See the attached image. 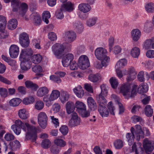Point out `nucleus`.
I'll use <instances>...</instances> for the list:
<instances>
[{"mask_svg": "<svg viewBox=\"0 0 154 154\" xmlns=\"http://www.w3.org/2000/svg\"><path fill=\"white\" fill-rule=\"evenodd\" d=\"M78 8L80 11L84 13L89 12L91 9V6L88 4L83 3L79 5Z\"/></svg>", "mask_w": 154, "mask_h": 154, "instance_id": "a211bd4d", "label": "nucleus"}, {"mask_svg": "<svg viewBox=\"0 0 154 154\" xmlns=\"http://www.w3.org/2000/svg\"><path fill=\"white\" fill-rule=\"evenodd\" d=\"M66 112L68 114L73 112L75 108V105L71 101L68 102L66 104Z\"/></svg>", "mask_w": 154, "mask_h": 154, "instance_id": "4be33fe9", "label": "nucleus"}, {"mask_svg": "<svg viewBox=\"0 0 154 154\" xmlns=\"http://www.w3.org/2000/svg\"><path fill=\"white\" fill-rule=\"evenodd\" d=\"M78 63L79 68L83 70L87 69L90 66L89 60L85 55H82L79 57Z\"/></svg>", "mask_w": 154, "mask_h": 154, "instance_id": "6e6552de", "label": "nucleus"}, {"mask_svg": "<svg viewBox=\"0 0 154 154\" xmlns=\"http://www.w3.org/2000/svg\"><path fill=\"white\" fill-rule=\"evenodd\" d=\"M15 124L11 126V129L14 133L19 135L21 132V128L25 131L27 132L26 134V139L30 140L32 142H35L37 138L36 132L37 128L31 126L27 123H24L20 120L15 121Z\"/></svg>", "mask_w": 154, "mask_h": 154, "instance_id": "f257e3e1", "label": "nucleus"}, {"mask_svg": "<svg viewBox=\"0 0 154 154\" xmlns=\"http://www.w3.org/2000/svg\"><path fill=\"white\" fill-rule=\"evenodd\" d=\"M87 102L88 106L91 110L94 111L97 109L96 103L92 97H88L87 99Z\"/></svg>", "mask_w": 154, "mask_h": 154, "instance_id": "412c9836", "label": "nucleus"}, {"mask_svg": "<svg viewBox=\"0 0 154 154\" xmlns=\"http://www.w3.org/2000/svg\"><path fill=\"white\" fill-rule=\"evenodd\" d=\"M43 100L45 103L46 105L49 107L51 104V101H53L50 95V96L46 95L43 98Z\"/></svg>", "mask_w": 154, "mask_h": 154, "instance_id": "a19ab883", "label": "nucleus"}, {"mask_svg": "<svg viewBox=\"0 0 154 154\" xmlns=\"http://www.w3.org/2000/svg\"><path fill=\"white\" fill-rule=\"evenodd\" d=\"M25 85L27 88H30L34 91H36L38 88V86L36 84L33 83L30 81H27L25 82Z\"/></svg>", "mask_w": 154, "mask_h": 154, "instance_id": "c756f323", "label": "nucleus"}, {"mask_svg": "<svg viewBox=\"0 0 154 154\" xmlns=\"http://www.w3.org/2000/svg\"><path fill=\"white\" fill-rule=\"evenodd\" d=\"M143 146L147 154H150V152L154 149L151 141L147 138H145L143 140Z\"/></svg>", "mask_w": 154, "mask_h": 154, "instance_id": "f8f14e48", "label": "nucleus"}, {"mask_svg": "<svg viewBox=\"0 0 154 154\" xmlns=\"http://www.w3.org/2000/svg\"><path fill=\"white\" fill-rule=\"evenodd\" d=\"M35 101V99L32 96H29V97L25 98L23 99V103L26 105L33 103Z\"/></svg>", "mask_w": 154, "mask_h": 154, "instance_id": "58836bf2", "label": "nucleus"}, {"mask_svg": "<svg viewBox=\"0 0 154 154\" xmlns=\"http://www.w3.org/2000/svg\"><path fill=\"white\" fill-rule=\"evenodd\" d=\"M33 54V52L31 48L23 49L21 50L20 55V59L21 61L26 60L31 57Z\"/></svg>", "mask_w": 154, "mask_h": 154, "instance_id": "9b49d317", "label": "nucleus"}, {"mask_svg": "<svg viewBox=\"0 0 154 154\" xmlns=\"http://www.w3.org/2000/svg\"><path fill=\"white\" fill-rule=\"evenodd\" d=\"M50 79L54 82L58 84L62 82L61 79L59 77L54 75L50 76Z\"/></svg>", "mask_w": 154, "mask_h": 154, "instance_id": "13d9d810", "label": "nucleus"}, {"mask_svg": "<svg viewBox=\"0 0 154 154\" xmlns=\"http://www.w3.org/2000/svg\"><path fill=\"white\" fill-rule=\"evenodd\" d=\"M97 20V17H93L89 19L87 21V24L88 26L91 27L94 25Z\"/></svg>", "mask_w": 154, "mask_h": 154, "instance_id": "de8ad7c7", "label": "nucleus"}, {"mask_svg": "<svg viewBox=\"0 0 154 154\" xmlns=\"http://www.w3.org/2000/svg\"><path fill=\"white\" fill-rule=\"evenodd\" d=\"M107 50L102 47H99L95 50L94 54L96 58L99 60H102L104 65L107 63V61H109L110 58L106 55Z\"/></svg>", "mask_w": 154, "mask_h": 154, "instance_id": "7ed1b4c3", "label": "nucleus"}, {"mask_svg": "<svg viewBox=\"0 0 154 154\" xmlns=\"http://www.w3.org/2000/svg\"><path fill=\"white\" fill-rule=\"evenodd\" d=\"M42 59V57L39 54L33 55L32 58V61L33 63L38 64L40 62Z\"/></svg>", "mask_w": 154, "mask_h": 154, "instance_id": "c9c22d12", "label": "nucleus"}, {"mask_svg": "<svg viewBox=\"0 0 154 154\" xmlns=\"http://www.w3.org/2000/svg\"><path fill=\"white\" fill-rule=\"evenodd\" d=\"M144 111L145 115L147 117H151L153 114V109L152 108L150 105H146L144 109Z\"/></svg>", "mask_w": 154, "mask_h": 154, "instance_id": "f704fd0d", "label": "nucleus"}, {"mask_svg": "<svg viewBox=\"0 0 154 154\" xmlns=\"http://www.w3.org/2000/svg\"><path fill=\"white\" fill-rule=\"evenodd\" d=\"M54 143L57 146L61 147H64L66 145V142L61 139H56L54 140Z\"/></svg>", "mask_w": 154, "mask_h": 154, "instance_id": "79ce46f5", "label": "nucleus"}, {"mask_svg": "<svg viewBox=\"0 0 154 154\" xmlns=\"http://www.w3.org/2000/svg\"><path fill=\"white\" fill-rule=\"evenodd\" d=\"M114 145L115 148L117 149H121L124 145L123 141L120 139L116 140L114 143Z\"/></svg>", "mask_w": 154, "mask_h": 154, "instance_id": "a18cd8bd", "label": "nucleus"}, {"mask_svg": "<svg viewBox=\"0 0 154 154\" xmlns=\"http://www.w3.org/2000/svg\"><path fill=\"white\" fill-rule=\"evenodd\" d=\"M17 25V21L15 19H11L8 22V29L10 30H13L15 29Z\"/></svg>", "mask_w": 154, "mask_h": 154, "instance_id": "cd10ccee", "label": "nucleus"}, {"mask_svg": "<svg viewBox=\"0 0 154 154\" xmlns=\"http://www.w3.org/2000/svg\"><path fill=\"white\" fill-rule=\"evenodd\" d=\"M11 6L12 11L17 12L19 15L23 17L26 12L28 6L25 3H21L18 0H11Z\"/></svg>", "mask_w": 154, "mask_h": 154, "instance_id": "f03ea898", "label": "nucleus"}, {"mask_svg": "<svg viewBox=\"0 0 154 154\" xmlns=\"http://www.w3.org/2000/svg\"><path fill=\"white\" fill-rule=\"evenodd\" d=\"M143 47L146 49H154V38L146 39L144 42Z\"/></svg>", "mask_w": 154, "mask_h": 154, "instance_id": "f3484780", "label": "nucleus"}, {"mask_svg": "<svg viewBox=\"0 0 154 154\" xmlns=\"http://www.w3.org/2000/svg\"><path fill=\"white\" fill-rule=\"evenodd\" d=\"M127 63V61L125 59H122L120 60L117 63L115 66V68L117 69H121L125 66Z\"/></svg>", "mask_w": 154, "mask_h": 154, "instance_id": "2f4dec72", "label": "nucleus"}, {"mask_svg": "<svg viewBox=\"0 0 154 154\" xmlns=\"http://www.w3.org/2000/svg\"><path fill=\"white\" fill-rule=\"evenodd\" d=\"M141 98H143L142 100V102L143 105H146L149 103L150 100V97L148 96L146 94H143L141 96Z\"/></svg>", "mask_w": 154, "mask_h": 154, "instance_id": "3c124183", "label": "nucleus"}, {"mask_svg": "<svg viewBox=\"0 0 154 154\" xmlns=\"http://www.w3.org/2000/svg\"><path fill=\"white\" fill-rule=\"evenodd\" d=\"M100 60L101 61V63L98 60H97L94 62V66L96 68L100 69H102L103 66L106 67L108 65L109 61H107V63L104 65V64L102 63V60Z\"/></svg>", "mask_w": 154, "mask_h": 154, "instance_id": "e433bc0d", "label": "nucleus"}, {"mask_svg": "<svg viewBox=\"0 0 154 154\" xmlns=\"http://www.w3.org/2000/svg\"><path fill=\"white\" fill-rule=\"evenodd\" d=\"M144 72L141 71L139 72L137 75V79L139 81L142 82L145 81Z\"/></svg>", "mask_w": 154, "mask_h": 154, "instance_id": "680f3d73", "label": "nucleus"}, {"mask_svg": "<svg viewBox=\"0 0 154 154\" xmlns=\"http://www.w3.org/2000/svg\"><path fill=\"white\" fill-rule=\"evenodd\" d=\"M26 60H23V61H21L20 66L21 69L23 70H28L31 67L32 63L30 62L25 61Z\"/></svg>", "mask_w": 154, "mask_h": 154, "instance_id": "b1692460", "label": "nucleus"}, {"mask_svg": "<svg viewBox=\"0 0 154 154\" xmlns=\"http://www.w3.org/2000/svg\"><path fill=\"white\" fill-rule=\"evenodd\" d=\"M135 84H124L122 85L120 92L124 96H126L129 93L130 97H134L135 95Z\"/></svg>", "mask_w": 154, "mask_h": 154, "instance_id": "20e7f679", "label": "nucleus"}, {"mask_svg": "<svg viewBox=\"0 0 154 154\" xmlns=\"http://www.w3.org/2000/svg\"><path fill=\"white\" fill-rule=\"evenodd\" d=\"M63 10L61 9L57 10L56 13V17L59 19H62L64 17V15L62 12Z\"/></svg>", "mask_w": 154, "mask_h": 154, "instance_id": "e2e57ef3", "label": "nucleus"}, {"mask_svg": "<svg viewBox=\"0 0 154 154\" xmlns=\"http://www.w3.org/2000/svg\"><path fill=\"white\" fill-rule=\"evenodd\" d=\"M49 92L48 88L45 86L41 87L38 90L37 95L40 97H42L47 94Z\"/></svg>", "mask_w": 154, "mask_h": 154, "instance_id": "aec40b11", "label": "nucleus"}, {"mask_svg": "<svg viewBox=\"0 0 154 154\" xmlns=\"http://www.w3.org/2000/svg\"><path fill=\"white\" fill-rule=\"evenodd\" d=\"M32 70L37 74H38L43 71V69L42 67L39 65H37L32 68Z\"/></svg>", "mask_w": 154, "mask_h": 154, "instance_id": "864d4df0", "label": "nucleus"}, {"mask_svg": "<svg viewBox=\"0 0 154 154\" xmlns=\"http://www.w3.org/2000/svg\"><path fill=\"white\" fill-rule=\"evenodd\" d=\"M131 133H128L126 134L127 141L128 142V144L130 146H132L130 147L131 149L130 152H134L135 148V142L134 141V133L135 129L133 127H132L131 129Z\"/></svg>", "mask_w": 154, "mask_h": 154, "instance_id": "0eeeda50", "label": "nucleus"}, {"mask_svg": "<svg viewBox=\"0 0 154 154\" xmlns=\"http://www.w3.org/2000/svg\"><path fill=\"white\" fill-rule=\"evenodd\" d=\"M96 99L99 104V106H105L106 105L107 101L104 97L101 94L97 95Z\"/></svg>", "mask_w": 154, "mask_h": 154, "instance_id": "5701e85b", "label": "nucleus"}, {"mask_svg": "<svg viewBox=\"0 0 154 154\" xmlns=\"http://www.w3.org/2000/svg\"><path fill=\"white\" fill-rule=\"evenodd\" d=\"M98 111L102 117H107L108 115L109 112L105 106H99Z\"/></svg>", "mask_w": 154, "mask_h": 154, "instance_id": "473e14b6", "label": "nucleus"}, {"mask_svg": "<svg viewBox=\"0 0 154 154\" xmlns=\"http://www.w3.org/2000/svg\"><path fill=\"white\" fill-rule=\"evenodd\" d=\"M65 43L61 44L57 43L53 45L52 47V51L54 54L57 58L61 57L66 47Z\"/></svg>", "mask_w": 154, "mask_h": 154, "instance_id": "39448f33", "label": "nucleus"}, {"mask_svg": "<svg viewBox=\"0 0 154 154\" xmlns=\"http://www.w3.org/2000/svg\"><path fill=\"white\" fill-rule=\"evenodd\" d=\"M81 120L78 115L75 112L73 113L71 119L68 123L69 126L71 128L77 126L80 124Z\"/></svg>", "mask_w": 154, "mask_h": 154, "instance_id": "9d476101", "label": "nucleus"}, {"mask_svg": "<svg viewBox=\"0 0 154 154\" xmlns=\"http://www.w3.org/2000/svg\"><path fill=\"white\" fill-rule=\"evenodd\" d=\"M7 24L6 18L3 15H0V28L5 27Z\"/></svg>", "mask_w": 154, "mask_h": 154, "instance_id": "603ef678", "label": "nucleus"}, {"mask_svg": "<svg viewBox=\"0 0 154 154\" xmlns=\"http://www.w3.org/2000/svg\"><path fill=\"white\" fill-rule=\"evenodd\" d=\"M19 42L22 47L24 48H26L28 47L29 45V39L27 40H19Z\"/></svg>", "mask_w": 154, "mask_h": 154, "instance_id": "052dcab7", "label": "nucleus"}, {"mask_svg": "<svg viewBox=\"0 0 154 154\" xmlns=\"http://www.w3.org/2000/svg\"><path fill=\"white\" fill-rule=\"evenodd\" d=\"M74 93L79 98H81L84 95V91L82 87L80 85H78L75 87L73 89Z\"/></svg>", "mask_w": 154, "mask_h": 154, "instance_id": "6ab92c4d", "label": "nucleus"}, {"mask_svg": "<svg viewBox=\"0 0 154 154\" xmlns=\"http://www.w3.org/2000/svg\"><path fill=\"white\" fill-rule=\"evenodd\" d=\"M79 113L82 117L84 118L87 117L90 115L89 111V110H87L86 109H85L84 110H82Z\"/></svg>", "mask_w": 154, "mask_h": 154, "instance_id": "69168bd1", "label": "nucleus"}, {"mask_svg": "<svg viewBox=\"0 0 154 154\" xmlns=\"http://www.w3.org/2000/svg\"><path fill=\"white\" fill-rule=\"evenodd\" d=\"M69 97V94L67 91L63 90L61 91L60 99L62 103H64L68 100Z\"/></svg>", "mask_w": 154, "mask_h": 154, "instance_id": "bb28decb", "label": "nucleus"}, {"mask_svg": "<svg viewBox=\"0 0 154 154\" xmlns=\"http://www.w3.org/2000/svg\"><path fill=\"white\" fill-rule=\"evenodd\" d=\"M21 102V100L18 98H15L11 99L9 102V104L12 106H16L19 105Z\"/></svg>", "mask_w": 154, "mask_h": 154, "instance_id": "72a5a7b5", "label": "nucleus"}, {"mask_svg": "<svg viewBox=\"0 0 154 154\" xmlns=\"http://www.w3.org/2000/svg\"><path fill=\"white\" fill-rule=\"evenodd\" d=\"M108 108L110 113L113 115H115L114 110L115 108L113 106V104L111 102H109L108 104Z\"/></svg>", "mask_w": 154, "mask_h": 154, "instance_id": "0e129e2a", "label": "nucleus"}, {"mask_svg": "<svg viewBox=\"0 0 154 154\" xmlns=\"http://www.w3.org/2000/svg\"><path fill=\"white\" fill-rule=\"evenodd\" d=\"M88 79L93 83L100 82L102 80L101 75L99 73L91 74L88 77Z\"/></svg>", "mask_w": 154, "mask_h": 154, "instance_id": "2eb2a0df", "label": "nucleus"}, {"mask_svg": "<svg viewBox=\"0 0 154 154\" xmlns=\"http://www.w3.org/2000/svg\"><path fill=\"white\" fill-rule=\"evenodd\" d=\"M35 109L37 110H41L44 108V103L42 101H37L35 104Z\"/></svg>", "mask_w": 154, "mask_h": 154, "instance_id": "09e8293b", "label": "nucleus"}, {"mask_svg": "<svg viewBox=\"0 0 154 154\" xmlns=\"http://www.w3.org/2000/svg\"><path fill=\"white\" fill-rule=\"evenodd\" d=\"M51 145V142L48 139H45L43 140L42 143V146L45 149H48L50 147Z\"/></svg>", "mask_w": 154, "mask_h": 154, "instance_id": "8fccbe9b", "label": "nucleus"}, {"mask_svg": "<svg viewBox=\"0 0 154 154\" xmlns=\"http://www.w3.org/2000/svg\"><path fill=\"white\" fill-rule=\"evenodd\" d=\"M146 132V135L148 136L149 135V130L146 128H144L143 130L141 126L137 125L135 128V139L137 141H139L141 138L144 137V133Z\"/></svg>", "mask_w": 154, "mask_h": 154, "instance_id": "423d86ee", "label": "nucleus"}, {"mask_svg": "<svg viewBox=\"0 0 154 154\" xmlns=\"http://www.w3.org/2000/svg\"><path fill=\"white\" fill-rule=\"evenodd\" d=\"M51 17V14L48 11H45L42 14V19L43 21L46 24L49 23L48 19Z\"/></svg>", "mask_w": 154, "mask_h": 154, "instance_id": "ea45409f", "label": "nucleus"}, {"mask_svg": "<svg viewBox=\"0 0 154 154\" xmlns=\"http://www.w3.org/2000/svg\"><path fill=\"white\" fill-rule=\"evenodd\" d=\"M18 115L20 118L23 119H26L29 116V113L25 109L19 110L18 111Z\"/></svg>", "mask_w": 154, "mask_h": 154, "instance_id": "c85d7f7f", "label": "nucleus"}, {"mask_svg": "<svg viewBox=\"0 0 154 154\" xmlns=\"http://www.w3.org/2000/svg\"><path fill=\"white\" fill-rule=\"evenodd\" d=\"M5 27L0 28V38H4L8 35V34L5 29Z\"/></svg>", "mask_w": 154, "mask_h": 154, "instance_id": "5fc2aeb1", "label": "nucleus"}, {"mask_svg": "<svg viewBox=\"0 0 154 154\" xmlns=\"http://www.w3.org/2000/svg\"><path fill=\"white\" fill-rule=\"evenodd\" d=\"M50 117L51 120V122L54 126L57 128L59 126V122L58 119L55 118L54 116H50Z\"/></svg>", "mask_w": 154, "mask_h": 154, "instance_id": "6e6d98bb", "label": "nucleus"}, {"mask_svg": "<svg viewBox=\"0 0 154 154\" xmlns=\"http://www.w3.org/2000/svg\"><path fill=\"white\" fill-rule=\"evenodd\" d=\"M59 130L63 135H65L68 132V127L66 125H62L60 128Z\"/></svg>", "mask_w": 154, "mask_h": 154, "instance_id": "4d7b16f0", "label": "nucleus"}, {"mask_svg": "<svg viewBox=\"0 0 154 154\" xmlns=\"http://www.w3.org/2000/svg\"><path fill=\"white\" fill-rule=\"evenodd\" d=\"M153 4L152 3H149L146 4L145 6L146 11L148 12H152L153 10Z\"/></svg>", "mask_w": 154, "mask_h": 154, "instance_id": "338daca9", "label": "nucleus"}, {"mask_svg": "<svg viewBox=\"0 0 154 154\" xmlns=\"http://www.w3.org/2000/svg\"><path fill=\"white\" fill-rule=\"evenodd\" d=\"M109 81L112 87L113 88L115 89L117 87L118 82L117 79L115 77H111Z\"/></svg>", "mask_w": 154, "mask_h": 154, "instance_id": "c03bdc74", "label": "nucleus"}, {"mask_svg": "<svg viewBox=\"0 0 154 154\" xmlns=\"http://www.w3.org/2000/svg\"><path fill=\"white\" fill-rule=\"evenodd\" d=\"M75 107L77 109V111L79 112L82 110L86 109V105L83 102L79 101H77L75 103Z\"/></svg>", "mask_w": 154, "mask_h": 154, "instance_id": "a878e982", "label": "nucleus"}, {"mask_svg": "<svg viewBox=\"0 0 154 154\" xmlns=\"http://www.w3.org/2000/svg\"><path fill=\"white\" fill-rule=\"evenodd\" d=\"M147 85L145 84H142L140 85L137 89V92L139 94H142L146 92L148 90Z\"/></svg>", "mask_w": 154, "mask_h": 154, "instance_id": "4c0bfd02", "label": "nucleus"}, {"mask_svg": "<svg viewBox=\"0 0 154 154\" xmlns=\"http://www.w3.org/2000/svg\"><path fill=\"white\" fill-rule=\"evenodd\" d=\"M30 17L33 19L34 23L36 25H39L40 24L41 20L38 15L35 13H33L30 15Z\"/></svg>", "mask_w": 154, "mask_h": 154, "instance_id": "7c9ffc66", "label": "nucleus"}, {"mask_svg": "<svg viewBox=\"0 0 154 154\" xmlns=\"http://www.w3.org/2000/svg\"><path fill=\"white\" fill-rule=\"evenodd\" d=\"M48 38L52 41L56 40L57 39L56 34L53 32H49L48 34Z\"/></svg>", "mask_w": 154, "mask_h": 154, "instance_id": "774afa93", "label": "nucleus"}, {"mask_svg": "<svg viewBox=\"0 0 154 154\" xmlns=\"http://www.w3.org/2000/svg\"><path fill=\"white\" fill-rule=\"evenodd\" d=\"M74 4L70 2L69 1L65 4L61 5V9L65 10L69 12H70L73 11L74 9Z\"/></svg>", "mask_w": 154, "mask_h": 154, "instance_id": "dca6fc26", "label": "nucleus"}, {"mask_svg": "<svg viewBox=\"0 0 154 154\" xmlns=\"http://www.w3.org/2000/svg\"><path fill=\"white\" fill-rule=\"evenodd\" d=\"M74 58L73 54L71 53H68L64 56L62 59V65L64 67L68 66L72 61Z\"/></svg>", "mask_w": 154, "mask_h": 154, "instance_id": "ddd939ff", "label": "nucleus"}, {"mask_svg": "<svg viewBox=\"0 0 154 154\" xmlns=\"http://www.w3.org/2000/svg\"><path fill=\"white\" fill-rule=\"evenodd\" d=\"M53 100L54 101L56 100L60 97V93L57 90H54L52 91L51 94L50 95Z\"/></svg>", "mask_w": 154, "mask_h": 154, "instance_id": "37998d69", "label": "nucleus"}, {"mask_svg": "<svg viewBox=\"0 0 154 154\" xmlns=\"http://www.w3.org/2000/svg\"><path fill=\"white\" fill-rule=\"evenodd\" d=\"M19 53V48L15 45H11L9 49V53L10 56L12 58H16Z\"/></svg>", "mask_w": 154, "mask_h": 154, "instance_id": "4468645a", "label": "nucleus"}, {"mask_svg": "<svg viewBox=\"0 0 154 154\" xmlns=\"http://www.w3.org/2000/svg\"><path fill=\"white\" fill-rule=\"evenodd\" d=\"M101 92L100 94L103 95L104 96L107 95L108 93V88L106 85L102 84L100 86Z\"/></svg>", "mask_w": 154, "mask_h": 154, "instance_id": "49530a36", "label": "nucleus"}, {"mask_svg": "<svg viewBox=\"0 0 154 154\" xmlns=\"http://www.w3.org/2000/svg\"><path fill=\"white\" fill-rule=\"evenodd\" d=\"M73 26L79 32L81 31L83 29L82 24L79 22L74 23Z\"/></svg>", "mask_w": 154, "mask_h": 154, "instance_id": "bf43d9fd", "label": "nucleus"}, {"mask_svg": "<svg viewBox=\"0 0 154 154\" xmlns=\"http://www.w3.org/2000/svg\"><path fill=\"white\" fill-rule=\"evenodd\" d=\"M38 122L40 126L42 128H46L47 125L48 118L46 113L40 112L38 115Z\"/></svg>", "mask_w": 154, "mask_h": 154, "instance_id": "1a4fd4ad", "label": "nucleus"}, {"mask_svg": "<svg viewBox=\"0 0 154 154\" xmlns=\"http://www.w3.org/2000/svg\"><path fill=\"white\" fill-rule=\"evenodd\" d=\"M66 37L67 41L69 42H71L76 39V34L72 31H69L66 33Z\"/></svg>", "mask_w": 154, "mask_h": 154, "instance_id": "393cba45", "label": "nucleus"}]
</instances>
